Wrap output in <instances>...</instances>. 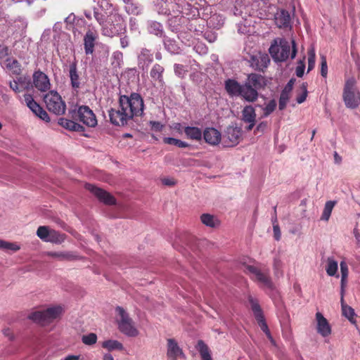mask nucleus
Here are the masks:
<instances>
[{
  "mask_svg": "<svg viewBox=\"0 0 360 360\" xmlns=\"http://www.w3.org/2000/svg\"><path fill=\"white\" fill-rule=\"evenodd\" d=\"M143 111V101L138 94L130 96H121L119 105L108 111L110 122L116 126H124L134 116L141 115Z\"/></svg>",
  "mask_w": 360,
  "mask_h": 360,
  "instance_id": "nucleus-1",
  "label": "nucleus"
},
{
  "mask_svg": "<svg viewBox=\"0 0 360 360\" xmlns=\"http://www.w3.org/2000/svg\"><path fill=\"white\" fill-rule=\"evenodd\" d=\"M94 15L96 21L101 26V31L103 35L112 37L126 32V22L117 11L111 12L107 17L95 11Z\"/></svg>",
  "mask_w": 360,
  "mask_h": 360,
  "instance_id": "nucleus-2",
  "label": "nucleus"
},
{
  "mask_svg": "<svg viewBox=\"0 0 360 360\" xmlns=\"http://www.w3.org/2000/svg\"><path fill=\"white\" fill-rule=\"evenodd\" d=\"M65 308L60 304H52L46 308L32 310L27 315V319L41 326H48L54 321H59L63 314Z\"/></svg>",
  "mask_w": 360,
  "mask_h": 360,
  "instance_id": "nucleus-3",
  "label": "nucleus"
},
{
  "mask_svg": "<svg viewBox=\"0 0 360 360\" xmlns=\"http://www.w3.org/2000/svg\"><path fill=\"white\" fill-rule=\"evenodd\" d=\"M116 322L119 330L129 337H136L139 335V331L136 328L135 323L129 316L125 309L121 307L115 308Z\"/></svg>",
  "mask_w": 360,
  "mask_h": 360,
  "instance_id": "nucleus-4",
  "label": "nucleus"
},
{
  "mask_svg": "<svg viewBox=\"0 0 360 360\" xmlns=\"http://www.w3.org/2000/svg\"><path fill=\"white\" fill-rule=\"evenodd\" d=\"M269 53L276 61H285L290 56V45L285 39L277 38L269 48Z\"/></svg>",
  "mask_w": 360,
  "mask_h": 360,
  "instance_id": "nucleus-5",
  "label": "nucleus"
},
{
  "mask_svg": "<svg viewBox=\"0 0 360 360\" xmlns=\"http://www.w3.org/2000/svg\"><path fill=\"white\" fill-rule=\"evenodd\" d=\"M47 109L56 115H63L65 112L66 105L61 96L54 91H51L44 97Z\"/></svg>",
  "mask_w": 360,
  "mask_h": 360,
  "instance_id": "nucleus-6",
  "label": "nucleus"
},
{
  "mask_svg": "<svg viewBox=\"0 0 360 360\" xmlns=\"http://www.w3.org/2000/svg\"><path fill=\"white\" fill-rule=\"evenodd\" d=\"M37 236L43 241L55 244H61L66 239V235L52 229L46 226L37 229Z\"/></svg>",
  "mask_w": 360,
  "mask_h": 360,
  "instance_id": "nucleus-7",
  "label": "nucleus"
},
{
  "mask_svg": "<svg viewBox=\"0 0 360 360\" xmlns=\"http://www.w3.org/2000/svg\"><path fill=\"white\" fill-rule=\"evenodd\" d=\"M356 81L354 78L347 79L343 89V101L349 108H356L359 103V98L355 96Z\"/></svg>",
  "mask_w": 360,
  "mask_h": 360,
  "instance_id": "nucleus-8",
  "label": "nucleus"
},
{
  "mask_svg": "<svg viewBox=\"0 0 360 360\" xmlns=\"http://www.w3.org/2000/svg\"><path fill=\"white\" fill-rule=\"evenodd\" d=\"M248 270L252 274V278L257 281L262 288L273 289L274 285L270 278L269 270L262 271L253 266H249Z\"/></svg>",
  "mask_w": 360,
  "mask_h": 360,
  "instance_id": "nucleus-9",
  "label": "nucleus"
},
{
  "mask_svg": "<svg viewBox=\"0 0 360 360\" xmlns=\"http://www.w3.org/2000/svg\"><path fill=\"white\" fill-rule=\"evenodd\" d=\"M77 119L89 127L97 125V120L94 112L86 105L79 106L77 110Z\"/></svg>",
  "mask_w": 360,
  "mask_h": 360,
  "instance_id": "nucleus-10",
  "label": "nucleus"
},
{
  "mask_svg": "<svg viewBox=\"0 0 360 360\" xmlns=\"http://www.w3.org/2000/svg\"><path fill=\"white\" fill-rule=\"evenodd\" d=\"M24 101L26 105L36 116L46 122L50 121L48 113L34 100L32 95L25 94Z\"/></svg>",
  "mask_w": 360,
  "mask_h": 360,
  "instance_id": "nucleus-11",
  "label": "nucleus"
},
{
  "mask_svg": "<svg viewBox=\"0 0 360 360\" xmlns=\"http://www.w3.org/2000/svg\"><path fill=\"white\" fill-rule=\"evenodd\" d=\"M167 356L169 360H178L185 359V354L176 340L169 338L167 340Z\"/></svg>",
  "mask_w": 360,
  "mask_h": 360,
  "instance_id": "nucleus-12",
  "label": "nucleus"
},
{
  "mask_svg": "<svg viewBox=\"0 0 360 360\" xmlns=\"http://www.w3.org/2000/svg\"><path fill=\"white\" fill-rule=\"evenodd\" d=\"M249 302L251 305V309L254 313L255 317L259 324L262 330L269 335V331L268 330L267 325L264 321L262 309L258 303V301L252 297H249Z\"/></svg>",
  "mask_w": 360,
  "mask_h": 360,
  "instance_id": "nucleus-13",
  "label": "nucleus"
},
{
  "mask_svg": "<svg viewBox=\"0 0 360 360\" xmlns=\"http://www.w3.org/2000/svg\"><path fill=\"white\" fill-rule=\"evenodd\" d=\"M86 188L92 193L101 202L106 205H114L115 199L109 193L92 184H86Z\"/></svg>",
  "mask_w": 360,
  "mask_h": 360,
  "instance_id": "nucleus-14",
  "label": "nucleus"
},
{
  "mask_svg": "<svg viewBox=\"0 0 360 360\" xmlns=\"http://www.w3.org/2000/svg\"><path fill=\"white\" fill-rule=\"evenodd\" d=\"M98 38V34L95 30H88L84 36V47L86 55L92 54L94 51L96 41Z\"/></svg>",
  "mask_w": 360,
  "mask_h": 360,
  "instance_id": "nucleus-15",
  "label": "nucleus"
},
{
  "mask_svg": "<svg viewBox=\"0 0 360 360\" xmlns=\"http://www.w3.org/2000/svg\"><path fill=\"white\" fill-rule=\"evenodd\" d=\"M34 86L40 91H46L51 87L48 76L41 71L35 72L33 75Z\"/></svg>",
  "mask_w": 360,
  "mask_h": 360,
  "instance_id": "nucleus-16",
  "label": "nucleus"
},
{
  "mask_svg": "<svg viewBox=\"0 0 360 360\" xmlns=\"http://www.w3.org/2000/svg\"><path fill=\"white\" fill-rule=\"evenodd\" d=\"M316 319L317 332L323 337L330 335L331 333L330 326L321 312H316Z\"/></svg>",
  "mask_w": 360,
  "mask_h": 360,
  "instance_id": "nucleus-17",
  "label": "nucleus"
},
{
  "mask_svg": "<svg viewBox=\"0 0 360 360\" xmlns=\"http://www.w3.org/2000/svg\"><path fill=\"white\" fill-rule=\"evenodd\" d=\"M202 136L205 142L212 146L218 145L221 139V133L213 127L206 128Z\"/></svg>",
  "mask_w": 360,
  "mask_h": 360,
  "instance_id": "nucleus-18",
  "label": "nucleus"
},
{
  "mask_svg": "<svg viewBox=\"0 0 360 360\" xmlns=\"http://www.w3.org/2000/svg\"><path fill=\"white\" fill-rule=\"evenodd\" d=\"M274 21L279 28H288L290 27L291 18L288 11L278 10L274 15Z\"/></svg>",
  "mask_w": 360,
  "mask_h": 360,
  "instance_id": "nucleus-19",
  "label": "nucleus"
},
{
  "mask_svg": "<svg viewBox=\"0 0 360 360\" xmlns=\"http://www.w3.org/2000/svg\"><path fill=\"white\" fill-rule=\"evenodd\" d=\"M239 96L246 101L255 102L258 98V92L247 82L242 85Z\"/></svg>",
  "mask_w": 360,
  "mask_h": 360,
  "instance_id": "nucleus-20",
  "label": "nucleus"
},
{
  "mask_svg": "<svg viewBox=\"0 0 360 360\" xmlns=\"http://www.w3.org/2000/svg\"><path fill=\"white\" fill-rule=\"evenodd\" d=\"M246 82L256 91L264 88L267 84V80L263 76L258 74H250Z\"/></svg>",
  "mask_w": 360,
  "mask_h": 360,
  "instance_id": "nucleus-21",
  "label": "nucleus"
},
{
  "mask_svg": "<svg viewBox=\"0 0 360 360\" xmlns=\"http://www.w3.org/2000/svg\"><path fill=\"white\" fill-rule=\"evenodd\" d=\"M2 66L12 74L19 75L21 66L19 62L13 57H7L1 61Z\"/></svg>",
  "mask_w": 360,
  "mask_h": 360,
  "instance_id": "nucleus-22",
  "label": "nucleus"
},
{
  "mask_svg": "<svg viewBox=\"0 0 360 360\" xmlns=\"http://www.w3.org/2000/svg\"><path fill=\"white\" fill-rule=\"evenodd\" d=\"M241 136V129L236 127H229L226 131L225 137L229 141V145L232 146L238 143Z\"/></svg>",
  "mask_w": 360,
  "mask_h": 360,
  "instance_id": "nucleus-23",
  "label": "nucleus"
},
{
  "mask_svg": "<svg viewBox=\"0 0 360 360\" xmlns=\"http://www.w3.org/2000/svg\"><path fill=\"white\" fill-rule=\"evenodd\" d=\"M47 255L59 261H72L77 259L79 256L73 252H49Z\"/></svg>",
  "mask_w": 360,
  "mask_h": 360,
  "instance_id": "nucleus-24",
  "label": "nucleus"
},
{
  "mask_svg": "<svg viewBox=\"0 0 360 360\" xmlns=\"http://www.w3.org/2000/svg\"><path fill=\"white\" fill-rule=\"evenodd\" d=\"M251 60V65L257 70H262L266 68L270 62L268 55L264 53H259V55L252 56Z\"/></svg>",
  "mask_w": 360,
  "mask_h": 360,
  "instance_id": "nucleus-25",
  "label": "nucleus"
},
{
  "mask_svg": "<svg viewBox=\"0 0 360 360\" xmlns=\"http://www.w3.org/2000/svg\"><path fill=\"white\" fill-rule=\"evenodd\" d=\"M242 85L234 79H229L225 82V89L230 96H239Z\"/></svg>",
  "mask_w": 360,
  "mask_h": 360,
  "instance_id": "nucleus-26",
  "label": "nucleus"
},
{
  "mask_svg": "<svg viewBox=\"0 0 360 360\" xmlns=\"http://www.w3.org/2000/svg\"><path fill=\"white\" fill-rule=\"evenodd\" d=\"M256 117L255 109L250 105L245 106L241 111V120L243 122H256Z\"/></svg>",
  "mask_w": 360,
  "mask_h": 360,
  "instance_id": "nucleus-27",
  "label": "nucleus"
},
{
  "mask_svg": "<svg viewBox=\"0 0 360 360\" xmlns=\"http://www.w3.org/2000/svg\"><path fill=\"white\" fill-rule=\"evenodd\" d=\"M184 132L186 134L187 139L200 141L202 137V133L200 128L196 127H185Z\"/></svg>",
  "mask_w": 360,
  "mask_h": 360,
  "instance_id": "nucleus-28",
  "label": "nucleus"
},
{
  "mask_svg": "<svg viewBox=\"0 0 360 360\" xmlns=\"http://www.w3.org/2000/svg\"><path fill=\"white\" fill-rule=\"evenodd\" d=\"M58 124L63 127L75 131H83V127L79 124L65 118H60L58 120Z\"/></svg>",
  "mask_w": 360,
  "mask_h": 360,
  "instance_id": "nucleus-29",
  "label": "nucleus"
},
{
  "mask_svg": "<svg viewBox=\"0 0 360 360\" xmlns=\"http://www.w3.org/2000/svg\"><path fill=\"white\" fill-rule=\"evenodd\" d=\"M69 72H70V78L71 80V84H72V87L78 88L79 86L80 82H79V77L77 73L76 62H72L70 65Z\"/></svg>",
  "mask_w": 360,
  "mask_h": 360,
  "instance_id": "nucleus-30",
  "label": "nucleus"
},
{
  "mask_svg": "<svg viewBox=\"0 0 360 360\" xmlns=\"http://www.w3.org/2000/svg\"><path fill=\"white\" fill-rule=\"evenodd\" d=\"M164 72V68L159 64H155L153 66L150 75V77L159 83H163L162 74Z\"/></svg>",
  "mask_w": 360,
  "mask_h": 360,
  "instance_id": "nucleus-31",
  "label": "nucleus"
},
{
  "mask_svg": "<svg viewBox=\"0 0 360 360\" xmlns=\"http://www.w3.org/2000/svg\"><path fill=\"white\" fill-rule=\"evenodd\" d=\"M338 269V262H336L333 258L328 257L327 259V264L326 266V271L328 276H339L337 274Z\"/></svg>",
  "mask_w": 360,
  "mask_h": 360,
  "instance_id": "nucleus-32",
  "label": "nucleus"
},
{
  "mask_svg": "<svg viewBox=\"0 0 360 360\" xmlns=\"http://www.w3.org/2000/svg\"><path fill=\"white\" fill-rule=\"evenodd\" d=\"M200 220L204 225L211 228L217 227L219 224V221L214 216L210 214H202Z\"/></svg>",
  "mask_w": 360,
  "mask_h": 360,
  "instance_id": "nucleus-33",
  "label": "nucleus"
},
{
  "mask_svg": "<svg viewBox=\"0 0 360 360\" xmlns=\"http://www.w3.org/2000/svg\"><path fill=\"white\" fill-rule=\"evenodd\" d=\"M197 349L200 354L202 360H212L210 351L207 345L202 340H199L198 342Z\"/></svg>",
  "mask_w": 360,
  "mask_h": 360,
  "instance_id": "nucleus-34",
  "label": "nucleus"
},
{
  "mask_svg": "<svg viewBox=\"0 0 360 360\" xmlns=\"http://www.w3.org/2000/svg\"><path fill=\"white\" fill-rule=\"evenodd\" d=\"M102 347L108 351L123 349L122 344L115 340H108L103 342Z\"/></svg>",
  "mask_w": 360,
  "mask_h": 360,
  "instance_id": "nucleus-35",
  "label": "nucleus"
},
{
  "mask_svg": "<svg viewBox=\"0 0 360 360\" xmlns=\"http://www.w3.org/2000/svg\"><path fill=\"white\" fill-rule=\"evenodd\" d=\"M20 248L21 247L18 243L8 242L0 239V250H10L11 252H15L20 250Z\"/></svg>",
  "mask_w": 360,
  "mask_h": 360,
  "instance_id": "nucleus-36",
  "label": "nucleus"
},
{
  "mask_svg": "<svg viewBox=\"0 0 360 360\" xmlns=\"http://www.w3.org/2000/svg\"><path fill=\"white\" fill-rule=\"evenodd\" d=\"M341 305H342V311L344 316L348 319L351 322H354V309L345 304L344 297H341L340 299Z\"/></svg>",
  "mask_w": 360,
  "mask_h": 360,
  "instance_id": "nucleus-37",
  "label": "nucleus"
},
{
  "mask_svg": "<svg viewBox=\"0 0 360 360\" xmlns=\"http://www.w3.org/2000/svg\"><path fill=\"white\" fill-rule=\"evenodd\" d=\"M335 201H327L325 204L323 211L321 219L324 221H328L330 217L332 210L335 205Z\"/></svg>",
  "mask_w": 360,
  "mask_h": 360,
  "instance_id": "nucleus-38",
  "label": "nucleus"
},
{
  "mask_svg": "<svg viewBox=\"0 0 360 360\" xmlns=\"http://www.w3.org/2000/svg\"><path fill=\"white\" fill-rule=\"evenodd\" d=\"M163 142L166 144L174 145L181 148H188L189 146V144L185 141L170 137L164 138Z\"/></svg>",
  "mask_w": 360,
  "mask_h": 360,
  "instance_id": "nucleus-39",
  "label": "nucleus"
},
{
  "mask_svg": "<svg viewBox=\"0 0 360 360\" xmlns=\"http://www.w3.org/2000/svg\"><path fill=\"white\" fill-rule=\"evenodd\" d=\"M97 341V335L96 333H90L86 335H84L82 337V342L86 345H93Z\"/></svg>",
  "mask_w": 360,
  "mask_h": 360,
  "instance_id": "nucleus-40",
  "label": "nucleus"
},
{
  "mask_svg": "<svg viewBox=\"0 0 360 360\" xmlns=\"http://www.w3.org/2000/svg\"><path fill=\"white\" fill-rule=\"evenodd\" d=\"M316 53L314 47L308 50V70L307 72L311 71L315 66Z\"/></svg>",
  "mask_w": 360,
  "mask_h": 360,
  "instance_id": "nucleus-41",
  "label": "nucleus"
},
{
  "mask_svg": "<svg viewBox=\"0 0 360 360\" xmlns=\"http://www.w3.org/2000/svg\"><path fill=\"white\" fill-rule=\"evenodd\" d=\"M301 93L298 94L297 97V102L298 103H302L307 98L308 91H307V84L302 83L300 86Z\"/></svg>",
  "mask_w": 360,
  "mask_h": 360,
  "instance_id": "nucleus-42",
  "label": "nucleus"
},
{
  "mask_svg": "<svg viewBox=\"0 0 360 360\" xmlns=\"http://www.w3.org/2000/svg\"><path fill=\"white\" fill-rule=\"evenodd\" d=\"M165 48L172 53H178L179 51V47L175 43L174 41L171 39H167L165 41Z\"/></svg>",
  "mask_w": 360,
  "mask_h": 360,
  "instance_id": "nucleus-43",
  "label": "nucleus"
},
{
  "mask_svg": "<svg viewBox=\"0 0 360 360\" xmlns=\"http://www.w3.org/2000/svg\"><path fill=\"white\" fill-rule=\"evenodd\" d=\"M276 107V102L275 100L270 101L266 106L263 108L264 117H267L273 112Z\"/></svg>",
  "mask_w": 360,
  "mask_h": 360,
  "instance_id": "nucleus-44",
  "label": "nucleus"
},
{
  "mask_svg": "<svg viewBox=\"0 0 360 360\" xmlns=\"http://www.w3.org/2000/svg\"><path fill=\"white\" fill-rule=\"evenodd\" d=\"M10 87L12 89L13 91H14L16 93H19L22 91L23 89V84L21 82V79H19L18 80H13V82H10Z\"/></svg>",
  "mask_w": 360,
  "mask_h": 360,
  "instance_id": "nucleus-45",
  "label": "nucleus"
},
{
  "mask_svg": "<svg viewBox=\"0 0 360 360\" xmlns=\"http://www.w3.org/2000/svg\"><path fill=\"white\" fill-rule=\"evenodd\" d=\"M289 94L287 91H282L279 99V108L283 110L285 108V105L289 100Z\"/></svg>",
  "mask_w": 360,
  "mask_h": 360,
  "instance_id": "nucleus-46",
  "label": "nucleus"
},
{
  "mask_svg": "<svg viewBox=\"0 0 360 360\" xmlns=\"http://www.w3.org/2000/svg\"><path fill=\"white\" fill-rule=\"evenodd\" d=\"M304 58H303V60H300L298 63V65L296 68L295 72H296V75L298 77H302L304 75V68H305V64H304Z\"/></svg>",
  "mask_w": 360,
  "mask_h": 360,
  "instance_id": "nucleus-47",
  "label": "nucleus"
},
{
  "mask_svg": "<svg viewBox=\"0 0 360 360\" xmlns=\"http://www.w3.org/2000/svg\"><path fill=\"white\" fill-rule=\"evenodd\" d=\"M341 278H348L349 269L347 263L345 261H342L340 264Z\"/></svg>",
  "mask_w": 360,
  "mask_h": 360,
  "instance_id": "nucleus-48",
  "label": "nucleus"
},
{
  "mask_svg": "<svg viewBox=\"0 0 360 360\" xmlns=\"http://www.w3.org/2000/svg\"><path fill=\"white\" fill-rule=\"evenodd\" d=\"M174 72L175 74L179 77H183L186 75V70H185L184 65L179 64L174 65Z\"/></svg>",
  "mask_w": 360,
  "mask_h": 360,
  "instance_id": "nucleus-49",
  "label": "nucleus"
},
{
  "mask_svg": "<svg viewBox=\"0 0 360 360\" xmlns=\"http://www.w3.org/2000/svg\"><path fill=\"white\" fill-rule=\"evenodd\" d=\"M274 236L276 240H279L281 237V233L278 224L276 223V218H275L273 223Z\"/></svg>",
  "mask_w": 360,
  "mask_h": 360,
  "instance_id": "nucleus-50",
  "label": "nucleus"
},
{
  "mask_svg": "<svg viewBox=\"0 0 360 360\" xmlns=\"http://www.w3.org/2000/svg\"><path fill=\"white\" fill-rule=\"evenodd\" d=\"M321 74L323 77H326L328 74V67L326 59L324 56H321Z\"/></svg>",
  "mask_w": 360,
  "mask_h": 360,
  "instance_id": "nucleus-51",
  "label": "nucleus"
},
{
  "mask_svg": "<svg viewBox=\"0 0 360 360\" xmlns=\"http://www.w3.org/2000/svg\"><path fill=\"white\" fill-rule=\"evenodd\" d=\"M9 50L8 48L4 45H0V59L1 61L8 57Z\"/></svg>",
  "mask_w": 360,
  "mask_h": 360,
  "instance_id": "nucleus-52",
  "label": "nucleus"
},
{
  "mask_svg": "<svg viewBox=\"0 0 360 360\" xmlns=\"http://www.w3.org/2000/svg\"><path fill=\"white\" fill-rule=\"evenodd\" d=\"M266 127H267V123L266 122H262L257 126L256 129H255L254 133L255 134H257L258 133L262 134L266 130Z\"/></svg>",
  "mask_w": 360,
  "mask_h": 360,
  "instance_id": "nucleus-53",
  "label": "nucleus"
},
{
  "mask_svg": "<svg viewBox=\"0 0 360 360\" xmlns=\"http://www.w3.org/2000/svg\"><path fill=\"white\" fill-rule=\"evenodd\" d=\"M347 285V278H341L340 282V295L341 297H344L345 288Z\"/></svg>",
  "mask_w": 360,
  "mask_h": 360,
  "instance_id": "nucleus-54",
  "label": "nucleus"
},
{
  "mask_svg": "<svg viewBox=\"0 0 360 360\" xmlns=\"http://www.w3.org/2000/svg\"><path fill=\"white\" fill-rule=\"evenodd\" d=\"M4 335L8 338L9 340H13L15 339V335L13 333L9 328L4 329L3 330Z\"/></svg>",
  "mask_w": 360,
  "mask_h": 360,
  "instance_id": "nucleus-55",
  "label": "nucleus"
},
{
  "mask_svg": "<svg viewBox=\"0 0 360 360\" xmlns=\"http://www.w3.org/2000/svg\"><path fill=\"white\" fill-rule=\"evenodd\" d=\"M150 126L152 129L160 131L162 130L163 125L158 122H150Z\"/></svg>",
  "mask_w": 360,
  "mask_h": 360,
  "instance_id": "nucleus-56",
  "label": "nucleus"
},
{
  "mask_svg": "<svg viewBox=\"0 0 360 360\" xmlns=\"http://www.w3.org/2000/svg\"><path fill=\"white\" fill-rule=\"evenodd\" d=\"M162 182L165 186H172L176 184V181L174 179L165 178L162 180Z\"/></svg>",
  "mask_w": 360,
  "mask_h": 360,
  "instance_id": "nucleus-57",
  "label": "nucleus"
},
{
  "mask_svg": "<svg viewBox=\"0 0 360 360\" xmlns=\"http://www.w3.org/2000/svg\"><path fill=\"white\" fill-rule=\"evenodd\" d=\"M98 4L101 8L105 9L112 7V4L108 0H99Z\"/></svg>",
  "mask_w": 360,
  "mask_h": 360,
  "instance_id": "nucleus-58",
  "label": "nucleus"
},
{
  "mask_svg": "<svg viewBox=\"0 0 360 360\" xmlns=\"http://www.w3.org/2000/svg\"><path fill=\"white\" fill-rule=\"evenodd\" d=\"M293 84H294V80L290 79L289 81V82L287 84V85L285 86V87L283 91H287V93L290 94L292 89Z\"/></svg>",
  "mask_w": 360,
  "mask_h": 360,
  "instance_id": "nucleus-59",
  "label": "nucleus"
},
{
  "mask_svg": "<svg viewBox=\"0 0 360 360\" xmlns=\"http://www.w3.org/2000/svg\"><path fill=\"white\" fill-rule=\"evenodd\" d=\"M133 4H131V6H128L127 7V10L128 12H131V13H134V14H139V10L138 8V7H134V8H133Z\"/></svg>",
  "mask_w": 360,
  "mask_h": 360,
  "instance_id": "nucleus-60",
  "label": "nucleus"
},
{
  "mask_svg": "<svg viewBox=\"0 0 360 360\" xmlns=\"http://www.w3.org/2000/svg\"><path fill=\"white\" fill-rule=\"evenodd\" d=\"M120 44L122 48H126L129 45V39L127 36L120 39Z\"/></svg>",
  "mask_w": 360,
  "mask_h": 360,
  "instance_id": "nucleus-61",
  "label": "nucleus"
},
{
  "mask_svg": "<svg viewBox=\"0 0 360 360\" xmlns=\"http://www.w3.org/2000/svg\"><path fill=\"white\" fill-rule=\"evenodd\" d=\"M174 129L176 130L179 134H181L182 131H184V127H183L181 124L176 123L174 125Z\"/></svg>",
  "mask_w": 360,
  "mask_h": 360,
  "instance_id": "nucleus-62",
  "label": "nucleus"
},
{
  "mask_svg": "<svg viewBox=\"0 0 360 360\" xmlns=\"http://www.w3.org/2000/svg\"><path fill=\"white\" fill-rule=\"evenodd\" d=\"M292 52H291V58L293 59L295 57L296 53H297L295 43L293 40L292 41Z\"/></svg>",
  "mask_w": 360,
  "mask_h": 360,
  "instance_id": "nucleus-63",
  "label": "nucleus"
},
{
  "mask_svg": "<svg viewBox=\"0 0 360 360\" xmlns=\"http://www.w3.org/2000/svg\"><path fill=\"white\" fill-rule=\"evenodd\" d=\"M79 355H68L63 360H79Z\"/></svg>",
  "mask_w": 360,
  "mask_h": 360,
  "instance_id": "nucleus-64",
  "label": "nucleus"
}]
</instances>
